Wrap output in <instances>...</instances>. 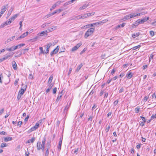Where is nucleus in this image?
Instances as JSON below:
<instances>
[{"mask_svg":"<svg viewBox=\"0 0 156 156\" xmlns=\"http://www.w3.org/2000/svg\"><path fill=\"white\" fill-rule=\"evenodd\" d=\"M57 27H50V29H48V32H49L50 31H51L52 30H54L56 29L57 28Z\"/></svg>","mask_w":156,"mask_h":156,"instance_id":"obj_31","label":"nucleus"},{"mask_svg":"<svg viewBox=\"0 0 156 156\" xmlns=\"http://www.w3.org/2000/svg\"><path fill=\"white\" fill-rule=\"evenodd\" d=\"M108 21V20L105 19V20H103L102 21H100V25H102L104 23Z\"/></svg>","mask_w":156,"mask_h":156,"instance_id":"obj_42","label":"nucleus"},{"mask_svg":"<svg viewBox=\"0 0 156 156\" xmlns=\"http://www.w3.org/2000/svg\"><path fill=\"white\" fill-rule=\"evenodd\" d=\"M56 91H57V88L56 87H55L53 89V94H55L56 93Z\"/></svg>","mask_w":156,"mask_h":156,"instance_id":"obj_57","label":"nucleus"},{"mask_svg":"<svg viewBox=\"0 0 156 156\" xmlns=\"http://www.w3.org/2000/svg\"><path fill=\"white\" fill-rule=\"evenodd\" d=\"M18 16V14H16L12 17L11 18H10L9 20V22L10 23H11V22L13 21Z\"/></svg>","mask_w":156,"mask_h":156,"instance_id":"obj_8","label":"nucleus"},{"mask_svg":"<svg viewBox=\"0 0 156 156\" xmlns=\"http://www.w3.org/2000/svg\"><path fill=\"white\" fill-rule=\"evenodd\" d=\"M12 55H10V53H9V54H7L6 55H5L3 57V59L4 60H5L11 57L12 56Z\"/></svg>","mask_w":156,"mask_h":156,"instance_id":"obj_17","label":"nucleus"},{"mask_svg":"<svg viewBox=\"0 0 156 156\" xmlns=\"http://www.w3.org/2000/svg\"><path fill=\"white\" fill-rule=\"evenodd\" d=\"M82 43H80L78 44L76 46L73 47V48H72L71 49V51H74L76 50L81 45Z\"/></svg>","mask_w":156,"mask_h":156,"instance_id":"obj_2","label":"nucleus"},{"mask_svg":"<svg viewBox=\"0 0 156 156\" xmlns=\"http://www.w3.org/2000/svg\"><path fill=\"white\" fill-rule=\"evenodd\" d=\"M154 55L152 54H151L150 56L149 57V62L151 61V59H153V57L154 56Z\"/></svg>","mask_w":156,"mask_h":156,"instance_id":"obj_44","label":"nucleus"},{"mask_svg":"<svg viewBox=\"0 0 156 156\" xmlns=\"http://www.w3.org/2000/svg\"><path fill=\"white\" fill-rule=\"evenodd\" d=\"M89 5L88 4H84L82 6L80 7L79 9V10H83L85 8H86Z\"/></svg>","mask_w":156,"mask_h":156,"instance_id":"obj_16","label":"nucleus"},{"mask_svg":"<svg viewBox=\"0 0 156 156\" xmlns=\"http://www.w3.org/2000/svg\"><path fill=\"white\" fill-rule=\"evenodd\" d=\"M6 50L9 51H12L16 50L14 46H12L11 48H7L6 49Z\"/></svg>","mask_w":156,"mask_h":156,"instance_id":"obj_15","label":"nucleus"},{"mask_svg":"<svg viewBox=\"0 0 156 156\" xmlns=\"http://www.w3.org/2000/svg\"><path fill=\"white\" fill-rule=\"evenodd\" d=\"M53 78V76L52 75H51L49 78V79L48 82V83H51L52 82Z\"/></svg>","mask_w":156,"mask_h":156,"instance_id":"obj_32","label":"nucleus"},{"mask_svg":"<svg viewBox=\"0 0 156 156\" xmlns=\"http://www.w3.org/2000/svg\"><path fill=\"white\" fill-rule=\"evenodd\" d=\"M149 17H145L143 19L140 20H139L140 24H143L144 22L147 21V20H149Z\"/></svg>","mask_w":156,"mask_h":156,"instance_id":"obj_4","label":"nucleus"},{"mask_svg":"<svg viewBox=\"0 0 156 156\" xmlns=\"http://www.w3.org/2000/svg\"><path fill=\"white\" fill-rule=\"evenodd\" d=\"M71 104V102H70L69 103V104H68V103L67 104V105L66 106L64 110L63 111V112L65 113H66V114L67 112L68 111V109H69V107H70V105Z\"/></svg>","mask_w":156,"mask_h":156,"instance_id":"obj_9","label":"nucleus"},{"mask_svg":"<svg viewBox=\"0 0 156 156\" xmlns=\"http://www.w3.org/2000/svg\"><path fill=\"white\" fill-rule=\"evenodd\" d=\"M80 17H81L80 15H79V16H74L73 17V18L72 19H71L70 20H74V19L76 20H78L80 19H81V18Z\"/></svg>","mask_w":156,"mask_h":156,"instance_id":"obj_28","label":"nucleus"},{"mask_svg":"<svg viewBox=\"0 0 156 156\" xmlns=\"http://www.w3.org/2000/svg\"><path fill=\"white\" fill-rule=\"evenodd\" d=\"M119 101L118 100H116L113 103V104L114 106H115L117 105Z\"/></svg>","mask_w":156,"mask_h":156,"instance_id":"obj_52","label":"nucleus"},{"mask_svg":"<svg viewBox=\"0 0 156 156\" xmlns=\"http://www.w3.org/2000/svg\"><path fill=\"white\" fill-rule=\"evenodd\" d=\"M48 32L47 30H45V31H42L39 33H38L37 34L38 35H43L44 34H46V35H47V33Z\"/></svg>","mask_w":156,"mask_h":156,"instance_id":"obj_18","label":"nucleus"},{"mask_svg":"<svg viewBox=\"0 0 156 156\" xmlns=\"http://www.w3.org/2000/svg\"><path fill=\"white\" fill-rule=\"evenodd\" d=\"M11 23H10V22H9V20H8L5 22L3 23H2L1 24V26H2V28H3L5 26H6L8 24H9Z\"/></svg>","mask_w":156,"mask_h":156,"instance_id":"obj_13","label":"nucleus"},{"mask_svg":"<svg viewBox=\"0 0 156 156\" xmlns=\"http://www.w3.org/2000/svg\"><path fill=\"white\" fill-rule=\"evenodd\" d=\"M49 148H47L46 151L45 152V156H48L49 154Z\"/></svg>","mask_w":156,"mask_h":156,"instance_id":"obj_35","label":"nucleus"},{"mask_svg":"<svg viewBox=\"0 0 156 156\" xmlns=\"http://www.w3.org/2000/svg\"><path fill=\"white\" fill-rule=\"evenodd\" d=\"M12 67L14 70H16L17 69L16 63L15 61H12Z\"/></svg>","mask_w":156,"mask_h":156,"instance_id":"obj_14","label":"nucleus"},{"mask_svg":"<svg viewBox=\"0 0 156 156\" xmlns=\"http://www.w3.org/2000/svg\"><path fill=\"white\" fill-rule=\"evenodd\" d=\"M27 36L26 35V34L24 33L22 35L20 36L19 37H18L17 39V40H20L21 39L23 38L26 37Z\"/></svg>","mask_w":156,"mask_h":156,"instance_id":"obj_19","label":"nucleus"},{"mask_svg":"<svg viewBox=\"0 0 156 156\" xmlns=\"http://www.w3.org/2000/svg\"><path fill=\"white\" fill-rule=\"evenodd\" d=\"M8 146L7 144H6L5 143H2L1 145V147L3 148L5 147H6Z\"/></svg>","mask_w":156,"mask_h":156,"instance_id":"obj_37","label":"nucleus"},{"mask_svg":"<svg viewBox=\"0 0 156 156\" xmlns=\"http://www.w3.org/2000/svg\"><path fill=\"white\" fill-rule=\"evenodd\" d=\"M63 90H62L61 92V95H58L56 100L55 101V102L58 103V102L59 101L61 100V97L62 95V92H63Z\"/></svg>","mask_w":156,"mask_h":156,"instance_id":"obj_11","label":"nucleus"},{"mask_svg":"<svg viewBox=\"0 0 156 156\" xmlns=\"http://www.w3.org/2000/svg\"><path fill=\"white\" fill-rule=\"evenodd\" d=\"M151 24L154 26H156V20L151 23Z\"/></svg>","mask_w":156,"mask_h":156,"instance_id":"obj_60","label":"nucleus"},{"mask_svg":"<svg viewBox=\"0 0 156 156\" xmlns=\"http://www.w3.org/2000/svg\"><path fill=\"white\" fill-rule=\"evenodd\" d=\"M132 73L131 72H129V73H128L126 75V77H127L128 79H130L132 76Z\"/></svg>","mask_w":156,"mask_h":156,"instance_id":"obj_23","label":"nucleus"},{"mask_svg":"<svg viewBox=\"0 0 156 156\" xmlns=\"http://www.w3.org/2000/svg\"><path fill=\"white\" fill-rule=\"evenodd\" d=\"M62 2L61 1H58L57 2L55 3L54 4L56 5V6H58L60 5V4Z\"/></svg>","mask_w":156,"mask_h":156,"instance_id":"obj_45","label":"nucleus"},{"mask_svg":"<svg viewBox=\"0 0 156 156\" xmlns=\"http://www.w3.org/2000/svg\"><path fill=\"white\" fill-rule=\"evenodd\" d=\"M4 140L5 142H7L12 140V138L10 136H8L4 137Z\"/></svg>","mask_w":156,"mask_h":156,"instance_id":"obj_12","label":"nucleus"},{"mask_svg":"<svg viewBox=\"0 0 156 156\" xmlns=\"http://www.w3.org/2000/svg\"><path fill=\"white\" fill-rule=\"evenodd\" d=\"M138 36L137 33H135L132 34V37H136Z\"/></svg>","mask_w":156,"mask_h":156,"instance_id":"obj_46","label":"nucleus"},{"mask_svg":"<svg viewBox=\"0 0 156 156\" xmlns=\"http://www.w3.org/2000/svg\"><path fill=\"white\" fill-rule=\"evenodd\" d=\"M83 66V65L82 63H81L79 66L77 67V69L76 70V71L77 72H78L79 71L80 69Z\"/></svg>","mask_w":156,"mask_h":156,"instance_id":"obj_33","label":"nucleus"},{"mask_svg":"<svg viewBox=\"0 0 156 156\" xmlns=\"http://www.w3.org/2000/svg\"><path fill=\"white\" fill-rule=\"evenodd\" d=\"M94 116L93 115H90L88 119V121L90 122H91L92 121V119L94 118Z\"/></svg>","mask_w":156,"mask_h":156,"instance_id":"obj_29","label":"nucleus"},{"mask_svg":"<svg viewBox=\"0 0 156 156\" xmlns=\"http://www.w3.org/2000/svg\"><path fill=\"white\" fill-rule=\"evenodd\" d=\"M140 23V22L139 21V20H137L136 22H135L134 23L132 27L133 28H135L136 27H137Z\"/></svg>","mask_w":156,"mask_h":156,"instance_id":"obj_10","label":"nucleus"},{"mask_svg":"<svg viewBox=\"0 0 156 156\" xmlns=\"http://www.w3.org/2000/svg\"><path fill=\"white\" fill-rule=\"evenodd\" d=\"M56 7V5L54 4L52 6L51 8L50 9V10L51 11L52 9H55Z\"/></svg>","mask_w":156,"mask_h":156,"instance_id":"obj_51","label":"nucleus"},{"mask_svg":"<svg viewBox=\"0 0 156 156\" xmlns=\"http://www.w3.org/2000/svg\"><path fill=\"white\" fill-rule=\"evenodd\" d=\"M39 49L40 50V54H44V52L43 50V48L42 47H41L39 48Z\"/></svg>","mask_w":156,"mask_h":156,"instance_id":"obj_43","label":"nucleus"},{"mask_svg":"<svg viewBox=\"0 0 156 156\" xmlns=\"http://www.w3.org/2000/svg\"><path fill=\"white\" fill-rule=\"evenodd\" d=\"M62 142V139H61V138L60 139V141L59 142L58 149L60 150L61 149V145Z\"/></svg>","mask_w":156,"mask_h":156,"instance_id":"obj_27","label":"nucleus"},{"mask_svg":"<svg viewBox=\"0 0 156 156\" xmlns=\"http://www.w3.org/2000/svg\"><path fill=\"white\" fill-rule=\"evenodd\" d=\"M30 154V153L28 151H26L25 153V156H29Z\"/></svg>","mask_w":156,"mask_h":156,"instance_id":"obj_64","label":"nucleus"},{"mask_svg":"<svg viewBox=\"0 0 156 156\" xmlns=\"http://www.w3.org/2000/svg\"><path fill=\"white\" fill-rule=\"evenodd\" d=\"M80 16H81L80 17L81 18V19H84V18H87V16L86 15V14L81 15Z\"/></svg>","mask_w":156,"mask_h":156,"instance_id":"obj_38","label":"nucleus"},{"mask_svg":"<svg viewBox=\"0 0 156 156\" xmlns=\"http://www.w3.org/2000/svg\"><path fill=\"white\" fill-rule=\"evenodd\" d=\"M7 5H7L5 6L4 5L3 6L4 8H3L2 9V10L4 12L5 11H6V9H7L6 7H7Z\"/></svg>","mask_w":156,"mask_h":156,"instance_id":"obj_47","label":"nucleus"},{"mask_svg":"<svg viewBox=\"0 0 156 156\" xmlns=\"http://www.w3.org/2000/svg\"><path fill=\"white\" fill-rule=\"evenodd\" d=\"M26 88L27 86H25L23 87V88H21L19 91V94H21V95L23 94L26 90Z\"/></svg>","mask_w":156,"mask_h":156,"instance_id":"obj_7","label":"nucleus"},{"mask_svg":"<svg viewBox=\"0 0 156 156\" xmlns=\"http://www.w3.org/2000/svg\"><path fill=\"white\" fill-rule=\"evenodd\" d=\"M50 24L49 23H44V24H42L41 26V27L42 28H44V27H45L46 26H48V25Z\"/></svg>","mask_w":156,"mask_h":156,"instance_id":"obj_41","label":"nucleus"},{"mask_svg":"<svg viewBox=\"0 0 156 156\" xmlns=\"http://www.w3.org/2000/svg\"><path fill=\"white\" fill-rule=\"evenodd\" d=\"M154 118H156V114L154 115H153L151 117V120H152Z\"/></svg>","mask_w":156,"mask_h":156,"instance_id":"obj_50","label":"nucleus"},{"mask_svg":"<svg viewBox=\"0 0 156 156\" xmlns=\"http://www.w3.org/2000/svg\"><path fill=\"white\" fill-rule=\"evenodd\" d=\"M49 84V87L48 88H49L50 89H51L53 86V84L52 83H48Z\"/></svg>","mask_w":156,"mask_h":156,"instance_id":"obj_58","label":"nucleus"},{"mask_svg":"<svg viewBox=\"0 0 156 156\" xmlns=\"http://www.w3.org/2000/svg\"><path fill=\"white\" fill-rule=\"evenodd\" d=\"M131 18L130 17V14L126 16L125 17L122 19L123 21H125L126 20H127Z\"/></svg>","mask_w":156,"mask_h":156,"instance_id":"obj_20","label":"nucleus"},{"mask_svg":"<svg viewBox=\"0 0 156 156\" xmlns=\"http://www.w3.org/2000/svg\"><path fill=\"white\" fill-rule=\"evenodd\" d=\"M38 38V36H36L35 37H34L33 39H32L33 41H36L37 39Z\"/></svg>","mask_w":156,"mask_h":156,"instance_id":"obj_62","label":"nucleus"},{"mask_svg":"<svg viewBox=\"0 0 156 156\" xmlns=\"http://www.w3.org/2000/svg\"><path fill=\"white\" fill-rule=\"evenodd\" d=\"M152 98L154 99V100H155L156 98V94L155 93L153 94L152 95Z\"/></svg>","mask_w":156,"mask_h":156,"instance_id":"obj_49","label":"nucleus"},{"mask_svg":"<svg viewBox=\"0 0 156 156\" xmlns=\"http://www.w3.org/2000/svg\"><path fill=\"white\" fill-rule=\"evenodd\" d=\"M143 14V12L139 13H131L130 14V17L131 18L135 17H136L137 16H139L140 15H142Z\"/></svg>","mask_w":156,"mask_h":156,"instance_id":"obj_6","label":"nucleus"},{"mask_svg":"<svg viewBox=\"0 0 156 156\" xmlns=\"http://www.w3.org/2000/svg\"><path fill=\"white\" fill-rule=\"evenodd\" d=\"M150 34L151 36H153L154 35V32L153 31L151 30L150 31Z\"/></svg>","mask_w":156,"mask_h":156,"instance_id":"obj_48","label":"nucleus"},{"mask_svg":"<svg viewBox=\"0 0 156 156\" xmlns=\"http://www.w3.org/2000/svg\"><path fill=\"white\" fill-rule=\"evenodd\" d=\"M43 145L40 141H38L37 143V147L38 150H40L43 147Z\"/></svg>","mask_w":156,"mask_h":156,"instance_id":"obj_3","label":"nucleus"},{"mask_svg":"<svg viewBox=\"0 0 156 156\" xmlns=\"http://www.w3.org/2000/svg\"><path fill=\"white\" fill-rule=\"evenodd\" d=\"M12 10H13V9H12V8H11L9 10V11H8V12L7 14V17H6L7 18H8V17H9V16H10V15H11V14L12 13Z\"/></svg>","mask_w":156,"mask_h":156,"instance_id":"obj_24","label":"nucleus"},{"mask_svg":"<svg viewBox=\"0 0 156 156\" xmlns=\"http://www.w3.org/2000/svg\"><path fill=\"white\" fill-rule=\"evenodd\" d=\"M35 140V138L34 137H32L31 139L28 140L27 143H33L34 141Z\"/></svg>","mask_w":156,"mask_h":156,"instance_id":"obj_25","label":"nucleus"},{"mask_svg":"<svg viewBox=\"0 0 156 156\" xmlns=\"http://www.w3.org/2000/svg\"><path fill=\"white\" fill-rule=\"evenodd\" d=\"M125 23H123L121 24L118 25L116 26L115 29H116L121 27H123L125 26Z\"/></svg>","mask_w":156,"mask_h":156,"instance_id":"obj_22","label":"nucleus"},{"mask_svg":"<svg viewBox=\"0 0 156 156\" xmlns=\"http://www.w3.org/2000/svg\"><path fill=\"white\" fill-rule=\"evenodd\" d=\"M52 45V44L51 43H49L48 44H47V48H49L50 46H51Z\"/></svg>","mask_w":156,"mask_h":156,"instance_id":"obj_63","label":"nucleus"},{"mask_svg":"<svg viewBox=\"0 0 156 156\" xmlns=\"http://www.w3.org/2000/svg\"><path fill=\"white\" fill-rule=\"evenodd\" d=\"M140 118H141L144 122H146V119L145 117H143L142 116H140Z\"/></svg>","mask_w":156,"mask_h":156,"instance_id":"obj_59","label":"nucleus"},{"mask_svg":"<svg viewBox=\"0 0 156 156\" xmlns=\"http://www.w3.org/2000/svg\"><path fill=\"white\" fill-rule=\"evenodd\" d=\"M69 4H70L69 3V1L66 2V3H65L64 4V6L65 7V6H66L69 5Z\"/></svg>","mask_w":156,"mask_h":156,"instance_id":"obj_61","label":"nucleus"},{"mask_svg":"<svg viewBox=\"0 0 156 156\" xmlns=\"http://www.w3.org/2000/svg\"><path fill=\"white\" fill-rule=\"evenodd\" d=\"M58 51L57 50H56L55 49L52 51L51 53H50V55L51 56H52L54 54H56L57 52Z\"/></svg>","mask_w":156,"mask_h":156,"instance_id":"obj_21","label":"nucleus"},{"mask_svg":"<svg viewBox=\"0 0 156 156\" xmlns=\"http://www.w3.org/2000/svg\"><path fill=\"white\" fill-rule=\"evenodd\" d=\"M94 31V28H91L88 29V30L85 33L84 37L85 38L87 39L91 35Z\"/></svg>","mask_w":156,"mask_h":156,"instance_id":"obj_1","label":"nucleus"},{"mask_svg":"<svg viewBox=\"0 0 156 156\" xmlns=\"http://www.w3.org/2000/svg\"><path fill=\"white\" fill-rule=\"evenodd\" d=\"M87 50V49L86 48H84L83 50L80 52V54L82 55V54L84 52H85Z\"/></svg>","mask_w":156,"mask_h":156,"instance_id":"obj_53","label":"nucleus"},{"mask_svg":"<svg viewBox=\"0 0 156 156\" xmlns=\"http://www.w3.org/2000/svg\"><path fill=\"white\" fill-rule=\"evenodd\" d=\"M46 140V138L44 137L43 139V140L42 142V144L43 145V146H45V144Z\"/></svg>","mask_w":156,"mask_h":156,"instance_id":"obj_34","label":"nucleus"},{"mask_svg":"<svg viewBox=\"0 0 156 156\" xmlns=\"http://www.w3.org/2000/svg\"><path fill=\"white\" fill-rule=\"evenodd\" d=\"M95 13V12H91L90 13H87L86 14V15L87 16V17L90 16H93L94 15V14Z\"/></svg>","mask_w":156,"mask_h":156,"instance_id":"obj_36","label":"nucleus"},{"mask_svg":"<svg viewBox=\"0 0 156 156\" xmlns=\"http://www.w3.org/2000/svg\"><path fill=\"white\" fill-rule=\"evenodd\" d=\"M140 109V108L138 107H136L135 108V112L136 113H138L139 112Z\"/></svg>","mask_w":156,"mask_h":156,"instance_id":"obj_40","label":"nucleus"},{"mask_svg":"<svg viewBox=\"0 0 156 156\" xmlns=\"http://www.w3.org/2000/svg\"><path fill=\"white\" fill-rule=\"evenodd\" d=\"M19 46V48H20L21 47H23L25 45V44H18Z\"/></svg>","mask_w":156,"mask_h":156,"instance_id":"obj_54","label":"nucleus"},{"mask_svg":"<svg viewBox=\"0 0 156 156\" xmlns=\"http://www.w3.org/2000/svg\"><path fill=\"white\" fill-rule=\"evenodd\" d=\"M110 128V126H109L108 127H107L105 129V132L106 133H107L108 132Z\"/></svg>","mask_w":156,"mask_h":156,"instance_id":"obj_55","label":"nucleus"},{"mask_svg":"<svg viewBox=\"0 0 156 156\" xmlns=\"http://www.w3.org/2000/svg\"><path fill=\"white\" fill-rule=\"evenodd\" d=\"M79 150L78 148H77L75 149V150L74 151V153L76 155L77 154V152Z\"/></svg>","mask_w":156,"mask_h":156,"instance_id":"obj_56","label":"nucleus"},{"mask_svg":"<svg viewBox=\"0 0 156 156\" xmlns=\"http://www.w3.org/2000/svg\"><path fill=\"white\" fill-rule=\"evenodd\" d=\"M39 126V123L37 122L34 126L30 128V130L31 131H34L37 129L38 128V127Z\"/></svg>","mask_w":156,"mask_h":156,"instance_id":"obj_5","label":"nucleus"},{"mask_svg":"<svg viewBox=\"0 0 156 156\" xmlns=\"http://www.w3.org/2000/svg\"><path fill=\"white\" fill-rule=\"evenodd\" d=\"M50 141H48L47 142V148H50V147H51V145H50Z\"/></svg>","mask_w":156,"mask_h":156,"instance_id":"obj_39","label":"nucleus"},{"mask_svg":"<svg viewBox=\"0 0 156 156\" xmlns=\"http://www.w3.org/2000/svg\"><path fill=\"white\" fill-rule=\"evenodd\" d=\"M15 37V36H12V37L9 38L6 41V42H7V43H8L9 42L12 41L14 39Z\"/></svg>","mask_w":156,"mask_h":156,"instance_id":"obj_30","label":"nucleus"},{"mask_svg":"<svg viewBox=\"0 0 156 156\" xmlns=\"http://www.w3.org/2000/svg\"><path fill=\"white\" fill-rule=\"evenodd\" d=\"M16 53H20V54L17 55H15V58H16V57H20L22 55V52L21 51H20V50H19V51H18L16 52Z\"/></svg>","mask_w":156,"mask_h":156,"instance_id":"obj_26","label":"nucleus"}]
</instances>
